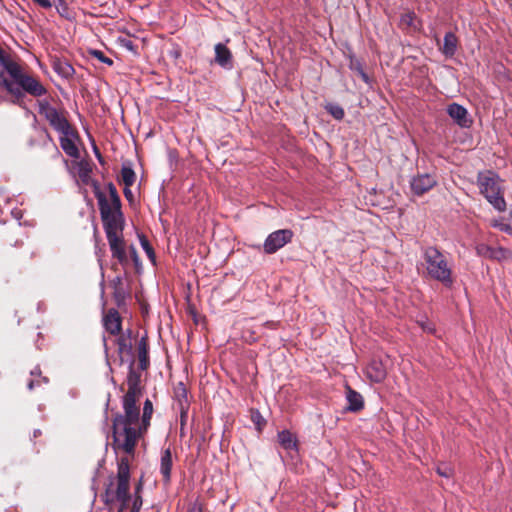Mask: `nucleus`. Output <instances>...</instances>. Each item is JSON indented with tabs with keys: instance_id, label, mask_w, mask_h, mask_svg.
I'll list each match as a JSON object with an SVG mask.
<instances>
[{
	"instance_id": "a19ab883",
	"label": "nucleus",
	"mask_w": 512,
	"mask_h": 512,
	"mask_svg": "<svg viewBox=\"0 0 512 512\" xmlns=\"http://www.w3.org/2000/svg\"><path fill=\"white\" fill-rule=\"evenodd\" d=\"M131 186H124L123 193L129 203H133L134 195L130 189Z\"/></svg>"
},
{
	"instance_id": "f704fd0d",
	"label": "nucleus",
	"mask_w": 512,
	"mask_h": 512,
	"mask_svg": "<svg viewBox=\"0 0 512 512\" xmlns=\"http://www.w3.org/2000/svg\"><path fill=\"white\" fill-rule=\"evenodd\" d=\"M118 42L121 47L133 52L134 54H137L138 46L130 38L120 37Z\"/></svg>"
},
{
	"instance_id": "5701e85b",
	"label": "nucleus",
	"mask_w": 512,
	"mask_h": 512,
	"mask_svg": "<svg viewBox=\"0 0 512 512\" xmlns=\"http://www.w3.org/2000/svg\"><path fill=\"white\" fill-rule=\"evenodd\" d=\"M172 465V452L170 448H167L162 451L160 460V473L163 476L164 483L170 482Z\"/></svg>"
},
{
	"instance_id": "79ce46f5",
	"label": "nucleus",
	"mask_w": 512,
	"mask_h": 512,
	"mask_svg": "<svg viewBox=\"0 0 512 512\" xmlns=\"http://www.w3.org/2000/svg\"><path fill=\"white\" fill-rule=\"evenodd\" d=\"M111 286L114 289L116 288H122L124 287V284H123V279L121 276H116L112 281H111Z\"/></svg>"
},
{
	"instance_id": "6e6552de",
	"label": "nucleus",
	"mask_w": 512,
	"mask_h": 512,
	"mask_svg": "<svg viewBox=\"0 0 512 512\" xmlns=\"http://www.w3.org/2000/svg\"><path fill=\"white\" fill-rule=\"evenodd\" d=\"M39 114L44 116L49 125L61 134H68V130L73 126L66 117V111H59L51 106L47 100H39Z\"/></svg>"
},
{
	"instance_id": "603ef678",
	"label": "nucleus",
	"mask_w": 512,
	"mask_h": 512,
	"mask_svg": "<svg viewBox=\"0 0 512 512\" xmlns=\"http://www.w3.org/2000/svg\"><path fill=\"white\" fill-rule=\"evenodd\" d=\"M188 512H203V510L201 506L194 505Z\"/></svg>"
},
{
	"instance_id": "f8f14e48",
	"label": "nucleus",
	"mask_w": 512,
	"mask_h": 512,
	"mask_svg": "<svg viewBox=\"0 0 512 512\" xmlns=\"http://www.w3.org/2000/svg\"><path fill=\"white\" fill-rule=\"evenodd\" d=\"M475 250L478 256L496 261H503L512 254L509 249L504 247H492L485 243L477 244Z\"/></svg>"
},
{
	"instance_id": "de8ad7c7",
	"label": "nucleus",
	"mask_w": 512,
	"mask_h": 512,
	"mask_svg": "<svg viewBox=\"0 0 512 512\" xmlns=\"http://www.w3.org/2000/svg\"><path fill=\"white\" fill-rule=\"evenodd\" d=\"M143 500L141 495H134L133 503L134 506H139V508L142 507Z\"/></svg>"
},
{
	"instance_id": "2f4dec72",
	"label": "nucleus",
	"mask_w": 512,
	"mask_h": 512,
	"mask_svg": "<svg viewBox=\"0 0 512 512\" xmlns=\"http://www.w3.org/2000/svg\"><path fill=\"white\" fill-rule=\"evenodd\" d=\"M251 420L259 431L266 425V420L258 410H251Z\"/></svg>"
},
{
	"instance_id": "052dcab7",
	"label": "nucleus",
	"mask_w": 512,
	"mask_h": 512,
	"mask_svg": "<svg viewBox=\"0 0 512 512\" xmlns=\"http://www.w3.org/2000/svg\"><path fill=\"white\" fill-rule=\"evenodd\" d=\"M53 145H54V149H56V151L59 153L57 146L54 143H53Z\"/></svg>"
},
{
	"instance_id": "f3484780",
	"label": "nucleus",
	"mask_w": 512,
	"mask_h": 512,
	"mask_svg": "<svg viewBox=\"0 0 512 512\" xmlns=\"http://www.w3.org/2000/svg\"><path fill=\"white\" fill-rule=\"evenodd\" d=\"M115 344L117 346V355L119 360V365H123L125 363L131 362L134 359L133 354V344L132 341L125 339L123 337H118L115 339Z\"/></svg>"
},
{
	"instance_id": "1a4fd4ad",
	"label": "nucleus",
	"mask_w": 512,
	"mask_h": 512,
	"mask_svg": "<svg viewBox=\"0 0 512 512\" xmlns=\"http://www.w3.org/2000/svg\"><path fill=\"white\" fill-rule=\"evenodd\" d=\"M293 231L290 229H280L272 232L266 238L263 249L266 254H273L279 249L290 243L293 238Z\"/></svg>"
},
{
	"instance_id": "412c9836",
	"label": "nucleus",
	"mask_w": 512,
	"mask_h": 512,
	"mask_svg": "<svg viewBox=\"0 0 512 512\" xmlns=\"http://www.w3.org/2000/svg\"><path fill=\"white\" fill-rule=\"evenodd\" d=\"M215 62L225 69L233 67V56L230 49L223 43L215 45Z\"/></svg>"
},
{
	"instance_id": "f257e3e1",
	"label": "nucleus",
	"mask_w": 512,
	"mask_h": 512,
	"mask_svg": "<svg viewBox=\"0 0 512 512\" xmlns=\"http://www.w3.org/2000/svg\"><path fill=\"white\" fill-rule=\"evenodd\" d=\"M0 86L11 96L13 105L26 108V94L39 98L47 94L46 87L34 75L29 74L16 61L12 60L0 47Z\"/></svg>"
},
{
	"instance_id": "20e7f679",
	"label": "nucleus",
	"mask_w": 512,
	"mask_h": 512,
	"mask_svg": "<svg viewBox=\"0 0 512 512\" xmlns=\"http://www.w3.org/2000/svg\"><path fill=\"white\" fill-rule=\"evenodd\" d=\"M117 486L113 490L114 478H110L109 484L107 485L104 494L102 495L103 501L106 505L110 506L115 502L120 503L118 512H125L131 500L130 489V464L127 457H121L118 460L117 475H116ZM139 506L132 505L130 512H140Z\"/></svg>"
},
{
	"instance_id": "4c0bfd02",
	"label": "nucleus",
	"mask_w": 512,
	"mask_h": 512,
	"mask_svg": "<svg viewBox=\"0 0 512 512\" xmlns=\"http://www.w3.org/2000/svg\"><path fill=\"white\" fill-rule=\"evenodd\" d=\"M494 227L499 228L501 231L511 234L512 226L510 224H506L503 222L495 221L493 224Z\"/></svg>"
},
{
	"instance_id": "37998d69",
	"label": "nucleus",
	"mask_w": 512,
	"mask_h": 512,
	"mask_svg": "<svg viewBox=\"0 0 512 512\" xmlns=\"http://www.w3.org/2000/svg\"><path fill=\"white\" fill-rule=\"evenodd\" d=\"M35 4L39 5L43 9H50L52 3L50 0H32Z\"/></svg>"
},
{
	"instance_id": "473e14b6",
	"label": "nucleus",
	"mask_w": 512,
	"mask_h": 512,
	"mask_svg": "<svg viewBox=\"0 0 512 512\" xmlns=\"http://www.w3.org/2000/svg\"><path fill=\"white\" fill-rule=\"evenodd\" d=\"M128 252H129V255H130V258L134 264V267L136 269V272H139L142 268V262H141V259L137 253V250L136 248L133 246V245H130L128 247Z\"/></svg>"
},
{
	"instance_id": "dca6fc26",
	"label": "nucleus",
	"mask_w": 512,
	"mask_h": 512,
	"mask_svg": "<svg viewBox=\"0 0 512 512\" xmlns=\"http://www.w3.org/2000/svg\"><path fill=\"white\" fill-rule=\"evenodd\" d=\"M365 375L370 381L381 383L387 376L386 366L381 359L373 358L365 369Z\"/></svg>"
},
{
	"instance_id": "72a5a7b5",
	"label": "nucleus",
	"mask_w": 512,
	"mask_h": 512,
	"mask_svg": "<svg viewBox=\"0 0 512 512\" xmlns=\"http://www.w3.org/2000/svg\"><path fill=\"white\" fill-rule=\"evenodd\" d=\"M55 6H56V9H57V12L59 13V15L61 17H64L66 19H70V15H69L70 9H69L68 4L66 3L65 0H57Z\"/></svg>"
},
{
	"instance_id": "c9c22d12",
	"label": "nucleus",
	"mask_w": 512,
	"mask_h": 512,
	"mask_svg": "<svg viewBox=\"0 0 512 512\" xmlns=\"http://www.w3.org/2000/svg\"><path fill=\"white\" fill-rule=\"evenodd\" d=\"M178 408L180 411L181 435H183V427L186 423L188 409H189V403H184V405H180V406H178Z\"/></svg>"
},
{
	"instance_id": "c03bdc74",
	"label": "nucleus",
	"mask_w": 512,
	"mask_h": 512,
	"mask_svg": "<svg viewBox=\"0 0 512 512\" xmlns=\"http://www.w3.org/2000/svg\"><path fill=\"white\" fill-rule=\"evenodd\" d=\"M414 13H406L402 15L401 21L407 25H412Z\"/></svg>"
},
{
	"instance_id": "423d86ee",
	"label": "nucleus",
	"mask_w": 512,
	"mask_h": 512,
	"mask_svg": "<svg viewBox=\"0 0 512 512\" xmlns=\"http://www.w3.org/2000/svg\"><path fill=\"white\" fill-rule=\"evenodd\" d=\"M477 185L480 193L496 210L499 212L506 210V201L500 187V178L495 172L491 170L479 172Z\"/></svg>"
},
{
	"instance_id": "ddd939ff",
	"label": "nucleus",
	"mask_w": 512,
	"mask_h": 512,
	"mask_svg": "<svg viewBox=\"0 0 512 512\" xmlns=\"http://www.w3.org/2000/svg\"><path fill=\"white\" fill-rule=\"evenodd\" d=\"M67 132L68 134H61L59 139L60 146L69 157L78 159L80 152L75 140H79V133L74 127L70 128Z\"/></svg>"
},
{
	"instance_id": "c756f323",
	"label": "nucleus",
	"mask_w": 512,
	"mask_h": 512,
	"mask_svg": "<svg viewBox=\"0 0 512 512\" xmlns=\"http://www.w3.org/2000/svg\"><path fill=\"white\" fill-rule=\"evenodd\" d=\"M138 238H139L141 247L147 254L148 258L153 263H155V259H156L155 251H154V248L152 247V245L150 244L149 240L147 239V237L144 234H138Z\"/></svg>"
},
{
	"instance_id": "b1692460",
	"label": "nucleus",
	"mask_w": 512,
	"mask_h": 512,
	"mask_svg": "<svg viewBox=\"0 0 512 512\" xmlns=\"http://www.w3.org/2000/svg\"><path fill=\"white\" fill-rule=\"evenodd\" d=\"M458 38L453 32H447L444 36L443 46L440 48L441 52L446 57H453L457 51Z\"/></svg>"
},
{
	"instance_id": "aec40b11",
	"label": "nucleus",
	"mask_w": 512,
	"mask_h": 512,
	"mask_svg": "<svg viewBox=\"0 0 512 512\" xmlns=\"http://www.w3.org/2000/svg\"><path fill=\"white\" fill-rule=\"evenodd\" d=\"M346 390V400L348 402V406L346 407V411L349 412H359L364 408V399L363 396L350 387L348 384L345 385Z\"/></svg>"
},
{
	"instance_id": "393cba45",
	"label": "nucleus",
	"mask_w": 512,
	"mask_h": 512,
	"mask_svg": "<svg viewBox=\"0 0 512 512\" xmlns=\"http://www.w3.org/2000/svg\"><path fill=\"white\" fill-rule=\"evenodd\" d=\"M135 181L136 173L132 168V163L130 161L124 162L121 167L118 182L123 183L124 186H133Z\"/></svg>"
},
{
	"instance_id": "4be33fe9",
	"label": "nucleus",
	"mask_w": 512,
	"mask_h": 512,
	"mask_svg": "<svg viewBox=\"0 0 512 512\" xmlns=\"http://www.w3.org/2000/svg\"><path fill=\"white\" fill-rule=\"evenodd\" d=\"M51 65L53 70L62 78L69 79L75 74V69L65 58L53 57Z\"/></svg>"
},
{
	"instance_id": "f03ea898",
	"label": "nucleus",
	"mask_w": 512,
	"mask_h": 512,
	"mask_svg": "<svg viewBox=\"0 0 512 512\" xmlns=\"http://www.w3.org/2000/svg\"><path fill=\"white\" fill-rule=\"evenodd\" d=\"M110 202L105 196V207L101 208L100 202L98 207L100 211L101 221L106 234V238L110 247L112 258L126 270L129 265V257L127 255L126 242L123 236L125 226L124 214L122 212V203L118 191L112 182L106 185Z\"/></svg>"
},
{
	"instance_id": "a878e982",
	"label": "nucleus",
	"mask_w": 512,
	"mask_h": 512,
	"mask_svg": "<svg viewBox=\"0 0 512 512\" xmlns=\"http://www.w3.org/2000/svg\"><path fill=\"white\" fill-rule=\"evenodd\" d=\"M348 66H349L350 70L356 72L362 78V80L364 82L367 83L369 81V77L363 69L362 62L359 59H357L354 55L349 56V65Z\"/></svg>"
},
{
	"instance_id": "7c9ffc66",
	"label": "nucleus",
	"mask_w": 512,
	"mask_h": 512,
	"mask_svg": "<svg viewBox=\"0 0 512 512\" xmlns=\"http://www.w3.org/2000/svg\"><path fill=\"white\" fill-rule=\"evenodd\" d=\"M88 55L93 57V58H96L98 59L100 62L108 65V66H112L114 61L107 57L103 51L101 50H97V49H89L88 50Z\"/></svg>"
},
{
	"instance_id": "49530a36",
	"label": "nucleus",
	"mask_w": 512,
	"mask_h": 512,
	"mask_svg": "<svg viewBox=\"0 0 512 512\" xmlns=\"http://www.w3.org/2000/svg\"><path fill=\"white\" fill-rule=\"evenodd\" d=\"M142 489H143V481L141 478L135 486L134 495H141Z\"/></svg>"
},
{
	"instance_id": "13d9d810",
	"label": "nucleus",
	"mask_w": 512,
	"mask_h": 512,
	"mask_svg": "<svg viewBox=\"0 0 512 512\" xmlns=\"http://www.w3.org/2000/svg\"><path fill=\"white\" fill-rule=\"evenodd\" d=\"M255 341H256V338L251 335L250 336V342H255Z\"/></svg>"
},
{
	"instance_id": "6ab92c4d",
	"label": "nucleus",
	"mask_w": 512,
	"mask_h": 512,
	"mask_svg": "<svg viewBox=\"0 0 512 512\" xmlns=\"http://www.w3.org/2000/svg\"><path fill=\"white\" fill-rule=\"evenodd\" d=\"M137 358H138V367L139 370L145 371L150 366L149 359V342L148 336L145 333L137 342L136 346Z\"/></svg>"
},
{
	"instance_id": "864d4df0",
	"label": "nucleus",
	"mask_w": 512,
	"mask_h": 512,
	"mask_svg": "<svg viewBox=\"0 0 512 512\" xmlns=\"http://www.w3.org/2000/svg\"><path fill=\"white\" fill-rule=\"evenodd\" d=\"M31 375L35 376V375H38V376H41V370L39 367H36L34 370L31 371Z\"/></svg>"
},
{
	"instance_id": "4d7b16f0",
	"label": "nucleus",
	"mask_w": 512,
	"mask_h": 512,
	"mask_svg": "<svg viewBox=\"0 0 512 512\" xmlns=\"http://www.w3.org/2000/svg\"><path fill=\"white\" fill-rule=\"evenodd\" d=\"M173 55L177 58V57L180 56V52L179 51H175V52H173Z\"/></svg>"
},
{
	"instance_id": "2eb2a0df",
	"label": "nucleus",
	"mask_w": 512,
	"mask_h": 512,
	"mask_svg": "<svg viewBox=\"0 0 512 512\" xmlns=\"http://www.w3.org/2000/svg\"><path fill=\"white\" fill-rule=\"evenodd\" d=\"M103 327L106 332L113 336L122 332V317L116 308H110L104 314Z\"/></svg>"
},
{
	"instance_id": "3c124183",
	"label": "nucleus",
	"mask_w": 512,
	"mask_h": 512,
	"mask_svg": "<svg viewBox=\"0 0 512 512\" xmlns=\"http://www.w3.org/2000/svg\"><path fill=\"white\" fill-rule=\"evenodd\" d=\"M35 385H39V381L30 380L28 383V389L32 390L35 387Z\"/></svg>"
},
{
	"instance_id": "c85d7f7f",
	"label": "nucleus",
	"mask_w": 512,
	"mask_h": 512,
	"mask_svg": "<svg viewBox=\"0 0 512 512\" xmlns=\"http://www.w3.org/2000/svg\"><path fill=\"white\" fill-rule=\"evenodd\" d=\"M174 395L178 402V406L184 405V403H189L188 401V391L183 382H179L174 388Z\"/></svg>"
},
{
	"instance_id": "7ed1b4c3",
	"label": "nucleus",
	"mask_w": 512,
	"mask_h": 512,
	"mask_svg": "<svg viewBox=\"0 0 512 512\" xmlns=\"http://www.w3.org/2000/svg\"><path fill=\"white\" fill-rule=\"evenodd\" d=\"M153 414V404L146 399L143 405V413L140 417V406L136 402V417L127 421L123 413L116 412L112 418V447L115 451L122 450L128 455H134L139 439L144 437Z\"/></svg>"
},
{
	"instance_id": "a211bd4d",
	"label": "nucleus",
	"mask_w": 512,
	"mask_h": 512,
	"mask_svg": "<svg viewBox=\"0 0 512 512\" xmlns=\"http://www.w3.org/2000/svg\"><path fill=\"white\" fill-rule=\"evenodd\" d=\"M277 440L279 445L286 450L289 454L293 452L298 454L299 452V441L295 434H293L290 430H282L277 434ZM293 457V455H291Z\"/></svg>"
},
{
	"instance_id": "bf43d9fd",
	"label": "nucleus",
	"mask_w": 512,
	"mask_h": 512,
	"mask_svg": "<svg viewBox=\"0 0 512 512\" xmlns=\"http://www.w3.org/2000/svg\"><path fill=\"white\" fill-rule=\"evenodd\" d=\"M43 381H44L45 383H47V382H48V378H47V377H43Z\"/></svg>"
},
{
	"instance_id": "cd10ccee",
	"label": "nucleus",
	"mask_w": 512,
	"mask_h": 512,
	"mask_svg": "<svg viewBox=\"0 0 512 512\" xmlns=\"http://www.w3.org/2000/svg\"><path fill=\"white\" fill-rule=\"evenodd\" d=\"M324 109L336 120H342L345 116L344 109L339 104L327 102Z\"/></svg>"
},
{
	"instance_id": "58836bf2",
	"label": "nucleus",
	"mask_w": 512,
	"mask_h": 512,
	"mask_svg": "<svg viewBox=\"0 0 512 512\" xmlns=\"http://www.w3.org/2000/svg\"><path fill=\"white\" fill-rule=\"evenodd\" d=\"M118 337H123L125 339H128L130 341H133L136 339V335L134 334L132 329H126L125 331L122 330V332L117 335Z\"/></svg>"
},
{
	"instance_id": "e433bc0d",
	"label": "nucleus",
	"mask_w": 512,
	"mask_h": 512,
	"mask_svg": "<svg viewBox=\"0 0 512 512\" xmlns=\"http://www.w3.org/2000/svg\"><path fill=\"white\" fill-rule=\"evenodd\" d=\"M436 471L440 476H443L446 478L451 477L453 474L452 468H450L448 465H445V464L438 466Z\"/></svg>"
},
{
	"instance_id": "4468645a",
	"label": "nucleus",
	"mask_w": 512,
	"mask_h": 512,
	"mask_svg": "<svg viewBox=\"0 0 512 512\" xmlns=\"http://www.w3.org/2000/svg\"><path fill=\"white\" fill-rule=\"evenodd\" d=\"M447 114L461 128H470L473 124V120L469 116L467 109L458 103L449 104L447 106Z\"/></svg>"
},
{
	"instance_id": "bb28decb",
	"label": "nucleus",
	"mask_w": 512,
	"mask_h": 512,
	"mask_svg": "<svg viewBox=\"0 0 512 512\" xmlns=\"http://www.w3.org/2000/svg\"><path fill=\"white\" fill-rule=\"evenodd\" d=\"M129 296V293L126 291L125 287L116 288L112 292L113 300L117 306V308L122 309L126 306V299Z\"/></svg>"
},
{
	"instance_id": "9d476101",
	"label": "nucleus",
	"mask_w": 512,
	"mask_h": 512,
	"mask_svg": "<svg viewBox=\"0 0 512 512\" xmlns=\"http://www.w3.org/2000/svg\"><path fill=\"white\" fill-rule=\"evenodd\" d=\"M437 185V176L434 173H417L410 180L411 192L422 196Z\"/></svg>"
},
{
	"instance_id": "5fc2aeb1",
	"label": "nucleus",
	"mask_w": 512,
	"mask_h": 512,
	"mask_svg": "<svg viewBox=\"0 0 512 512\" xmlns=\"http://www.w3.org/2000/svg\"><path fill=\"white\" fill-rule=\"evenodd\" d=\"M41 435H42L41 430H39V429L34 430V432H33V437L34 438H37V437H39Z\"/></svg>"
},
{
	"instance_id": "0eeeda50",
	"label": "nucleus",
	"mask_w": 512,
	"mask_h": 512,
	"mask_svg": "<svg viewBox=\"0 0 512 512\" xmlns=\"http://www.w3.org/2000/svg\"><path fill=\"white\" fill-rule=\"evenodd\" d=\"M128 364V374L126 378L128 389L122 397V407L123 410L126 411L124 418L127 421L136 417V402H138L143 395L144 389L141 386V374L134 367L135 360H131Z\"/></svg>"
},
{
	"instance_id": "09e8293b",
	"label": "nucleus",
	"mask_w": 512,
	"mask_h": 512,
	"mask_svg": "<svg viewBox=\"0 0 512 512\" xmlns=\"http://www.w3.org/2000/svg\"><path fill=\"white\" fill-rule=\"evenodd\" d=\"M41 132H42L45 140H47L48 142L53 143V138L51 137V135L48 132L47 128H42Z\"/></svg>"
},
{
	"instance_id": "ea45409f",
	"label": "nucleus",
	"mask_w": 512,
	"mask_h": 512,
	"mask_svg": "<svg viewBox=\"0 0 512 512\" xmlns=\"http://www.w3.org/2000/svg\"><path fill=\"white\" fill-rule=\"evenodd\" d=\"M93 152H94L99 164L104 166L106 164V161H105L104 157L102 156L99 148L95 144L93 145Z\"/></svg>"
},
{
	"instance_id": "a18cd8bd",
	"label": "nucleus",
	"mask_w": 512,
	"mask_h": 512,
	"mask_svg": "<svg viewBox=\"0 0 512 512\" xmlns=\"http://www.w3.org/2000/svg\"><path fill=\"white\" fill-rule=\"evenodd\" d=\"M0 89L5 90V89H4L3 87H1V86H0ZM6 93H7V96L3 95V94L0 92V104H2V103H4V102H9V103L13 104V103L11 102V96H10V94H9L7 91H6Z\"/></svg>"
},
{
	"instance_id": "6e6d98bb",
	"label": "nucleus",
	"mask_w": 512,
	"mask_h": 512,
	"mask_svg": "<svg viewBox=\"0 0 512 512\" xmlns=\"http://www.w3.org/2000/svg\"><path fill=\"white\" fill-rule=\"evenodd\" d=\"M103 343H104L105 351H106V353H107V352H108V347H107V340H106V338H105V337L103 338Z\"/></svg>"
},
{
	"instance_id": "9b49d317",
	"label": "nucleus",
	"mask_w": 512,
	"mask_h": 512,
	"mask_svg": "<svg viewBox=\"0 0 512 512\" xmlns=\"http://www.w3.org/2000/svg\"><path fill=\"white\" fill-rule=\"evenodd\" d=\"M92 172V168L87 162H80L78 175L81 182L85 185H90L93 189V193L97 199V202H100L101 208L105 207V193L101 190L100 184L97 180L92 179L90 174Z\"/></svg>"
},
{
	"instance_id": "8fccbe9b",
	"label": "nucleus",
	"mask_w": 512,
	"mask_h": 512,
	"mask_svg": "<svg viewBox=\"0 0 512 512\" xmlns=\"http://www.w3.org/2000/svg\"><path fill=\"white\" fill-rule=\"evenodd\" d=\"M279 323L274 321H267L264 323V326L270 329H277Z\"/></svg>"
},
{
	"instance_id": "39448f33",
	"label": "nucleus",
	"mask_w": 512,
	"mask_h": 512,
	"mask_svg": "<svg viewBox=\"0 0 512 512\" xmlns=\"http://www.w3.org/2000/svg\"><path fill=\"white\" fill-rule=\"evenodd\" d=\"M422 255L426 277L440 282L446 288H451L454 284L453 272L446 256L436 246L424 247Z\"/></svg>"
}]
</instances>
